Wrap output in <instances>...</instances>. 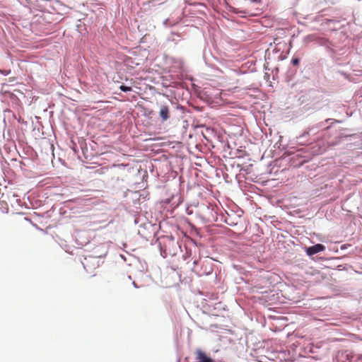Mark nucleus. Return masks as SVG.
I'll use <instances>...</instances> for the list:
<instances>
[{"label": "nucleus", "mask_w": 362, "mask_h": 362, "mask_svg": "<svg viewBox=\"0 0 362 362\" xmlns=\"http://www.w3.org/2000/svg\"><path fill=\"white\" fill-rule=\"evenodd\" d=\"M361 144H362V137H361Z\"/></svg>", "instance_id": "6e6552de"}, {"label": "nucleus", "mask_w": 362, "mask_h": 362, "mask_svg": "<svg viewBox=\"0 0 362 362\" xmlns=\"http://www.w3.org/2000/svg\"><path fill=\"white\" fill-rule=\"evenodd\" d=\"M197 262L196 260L194 261V264H196Z\"/></svg>", "instance_id": "0eeeda50"}, {"label": "nucleus", "mask_w": 362, "mask_h": 362, "mask_svg": "<svg viewBox=\"0 0 362 362\" xmlns=\"http://www.w3.org/2000/svg\"><path fill=\"white\" fill-rule=\"evenodd\" d=\"M196 360L198 362H214V360L208 356L201 349L196 350Z\"/></svg>", "instance_id": "f03ea898"}, {"label": "nucleus", "mask_w": 362, "mask_h": 362, "mask_svg": "<svg viewBox=\"0 0 362 362\" xmlns=\"http://www.w3.org/2000/svg\"><path fill=\"white\" fill-rule=\"evenodd\" d=\"M291 62L294 66H298L300 63V60L298 58H293Z\"/></svg>", "instance_id": "39448f33"}, {"label": "nucleus", "mask_w": 362, "mask_h": 362, "mask_svg": "<svg viewBox=\"0 0 362 362\" xmlns=\"http://www.w3.org/2000/svg\"><path fill=\"white\" fill-rule=\"evenodd\" d=\"M211 272H212V268H211V267H210V268H209V269L208 271H206V272H204V273H199V276H202V275H203V274H205V275H209V274H211Z\"/></svg>", "instance_id": "423d86ee"}, {"label": "nucleus", "mask_w": 362, "mask_h": 362, "mask_svg": "<svg viewBox=\"0 0 362 362\" xmlns=\"http://www.w3.org/2000/svg\"><path fill=\"white\" fill-rule=\"evenodd\" d=\"M119 89L123 92H128V91H131L132 90L130 86H127L124 85L120 86Z\"/></svg>", "instance_id": "20e7f679"}, {"label": "nucleus", "mask_w": 362, "mask_h": 362, "mask_svg": "<svg viewBox=\"0 0 362 362\" xmlns=\"http://www.w3.org/2000/svg\"><path fill=\"white\" fill-rule=\"evenodd\" d=\"M159 116L163 121H166L170 118V109L168 105H163L159 111Z\"/></svg>", "instance_id": "7ed1b4c3"}, {"label": "nucleus", "mask_w": 362, "mask_h": 362, "mask_svg": "<svg viewBox=\"0 0 362 362\" xmlns=\"http://www.w3.org/2000/svg\"><path fill=\"white\" fill-rule=\"evenodd\" d=\"M325 250V247L322 244H316L313 246L309 247L306 249L308 255L311 256Z\"/></svg>", "instance_id": "f257e3e1"}]
</instances>
